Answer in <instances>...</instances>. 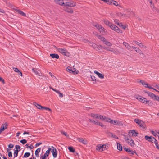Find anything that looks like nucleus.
<instances>
[{
    "instance_id": "14",
    "label": "nucleus",
    "mask_w": 159,
    "mask_h": 159,
    "mask_svg": "<svg viewBox=\"0 0 159 159\" xmlns=\"http://www.w3.org/2000/svg\"><path fill=\"white\" fill-rule=\"evenodd\" d=\"M139 125L140 127V128L143 129L144 130L145 129V124L141 120V121L139 122V123L138 124Z\"/></svg>"
},
{
    "instance_id": "24",
    "label": "nucleus",
    "mask_w": 159,
    "mask_h": 159,
    "mask_svg": "<svg viewBox=\"0 0 159 159\" xmlns=\"http://www.w3.org/2000/svg\"><path fill=\"white\" fill-rule=\"evenodd\" d=\"M52 148H49L48 150L46 151V152L44 154V156L47 157H48L50 153V151H51Z\"/></svg>"
},
{
    "instance_id": "62",
    "label": "nucleus",
    "mask_w": 159,
    "mask_h": 159,
    "mask_svg": "<svg viewBox=\"0 0 159 159\" xmlns=\"http://www.w3.org/2000/svg\"><path fill=\"white\" fill-rule=\"evenodd\" d=\"M117 25H118L120 27H124V25H123L122 23H118L117 24Z\"/></svg>"
},
{
    "instance_id": "29",
    "label": "nucleus",
    "mask_w": 159,
    "mask_h": 159,
    "mask_svg": "<svg viewBox=\"0 0 159 159\" xmlns=\"http://www.w3.org/2000/svg\"><path fill=\"white\" fill-rule=\"evenodd\" d=\"M65 11L70 13H72L73 12V10L71 8H67L65 9Z\"/></svg>"
},
{
    "instance_id": "17",
    "label": "nucleus",
    "mask_w": 159,
    "mask_h": 159,
    "mask_svg": "<svg viewBox=\"0 0 159 159\" xmlns=\"http://www.w3.org/2000/svg\"><path fill=\"white\" fill-rule=\"evenodd\" d=\"M94 73L96 74L101 79H103L104 78V75L102 74L99 73L96 70L94 71Z\"/></svg>"
},
{
    "instance_id": "42",
    "label": "nucleus",
    "mask_w": 159,
    "mask_h": 159,
    "mask_svg": "<svg viewBox=\"0 0 159 159\" xmlns=\"http://www.w3.org/2000/svg\"><path fill=\"white\" fill-rule=\"evenodd\" d=\"M20 142L23 144H24L27 143V140L25 139H23L21 140Z\"/></svg>"
},
{
    "instance_id": "30",
    "label": "nucleus",
    "mask_w": 159,
    "mask_h": 159,
    "mask_svg": "<svg viewBox=\"0 0 159 159\" xmlns=\"http://www.w3.org/2000/svg\"><path fill=\"white\" fill-rule=\"evenodd\" d=\"M98 114H95L92 113L91 114L90 116L92 117L93 118L97 119V118H98Z\"/></svg>"
},
{
    "instance_id": "9",
    "label": "nucleus",
    "mask_w": 159,
    "mask_h": 159,
    "mask_svg": "<svg viewBox=\"0 0 159 159\" xmlns=\"http://www.w3.org/2000/svg\"><path fill=\"white\" fill-rule=\"evenodd\" d=\"M145 139L146 140L152 143H153V139H155L153 137L148 136L147 135H146L145 136Z\"/></svg>"
},
{
    "instance_id": "57",
    "label": "nucleus",
    "mask_w": 159,
    "mask_h": 159,
    "mask_svg": "<svg viewBox=\"0 0 159 159\" xmlns=\"http://www.w3.org/2000/svg\"><path fill=\"white\" fill-rule=\"evenodd\" d=\"M13 147H14V145L12 144H10L8 145V148H13Z\"/></svg>"
},
{
    "instance_id": "20",
    "label": "nucleus",
    "mask_w": 159,
    "mask_h": 159,
    "mask_svg": "<svg viewBox=\"0 0 159 159\" xmlns=\"http://www.w3.org/2000/svg\"><path fill=\"white\" fill-rule=\"evenodd\" d=\"M16 11L18 13L24 16H26V15L25 13L20 10H16Z\"/></svg>"
},
{
    "instance_id": "58",
    "label": "nucleus",
    "mask_w": 159,
    "mask_h": 159,
    "mask_svg": "<svg viewBox=\"0 0 159 159\" xmlns=\"http://www.w3.org/2000/svg\"><path fill=\"white\" fill-rule=\"evenodd\" d=\"M42 143V142H40V143H37L35 144V147H37V146L40 145H41V144Z\"/></svg>"
},
{
    "instance_id": "36",
    "label": "nucleus",
    "mask_w": 159,
    "mask_h": 159,
    "mask_svg": "<svg viewBox=\"0 0 159 159\" xmlns=\"http://www.w3.org/2000/svg\"><path fill=\"white\" fill-rule=\"evenodd\" d=\"M32 70L34 72L36 75H40V73L36 69H35L34 68H33L32 69Z\"/></svg>"
},
{
    "instance_id": "53",
    "label": "nucleus",
    "mask_w": 159,
    "mask_h": 159,
    "mask_svg": "<svg viewBox=\"0 0 159 159\" xmlns=\"http://www.w3.org/2000/svg\"><path fill=\"white\" fill-rule=\"evenodd\" d=\"M61 133L62 134H63L66 136H67V133L66 132L63 131H62L61 132Z\"/></svg>"
},
{
    "instance_id": "19",
    "label": "nucleus",
    "mask_w": 159,
    "mask_h": 159,
    "mask_svg": "<svg viewBox=\"0 0 159 159\" xmlns=\"http://www.w3.org/2000/svg\"><path fill=\"white\" fill-rule=\"evenodd\" d=\"M50 55L52 58H56L58 59L59 57V55L57 54L52 53L50 54Z\"/></svg>"
},
{
    "instance_id": "40",
    "label": "nucleus",
    "mask_w": 159,
    "mask_h": 159,
    "mask_svg": "<svg viewBox=\"0 0 159 159\" xmlns=\"http://www.w3.org/2000/svg\"><path fill=\"white\" fill-rule=\"evenodd\" d=\"M18 151H19L17 149H16L14 151V157H17L18 155Z\"/></svg>"
},
{
    "instance_id": "22",
    "label": "nucleus",
    "mask_w": 159,
    "mask_h": 159,
    "mask_svg": "<svg viewBox=\"0 0 159 159\" xmlns=\"http://www.w3.org/2000/svg\"><path fill=\"white\" fill-rule=\"evenodd\" d=\"M41 151V148H39L37 149L35 151V154L36 156L37 157H39V153Z\"/></svg>"
},
{
    "instance_id": "63",
    "label": "nucleus",
    "mask_w": 159,
    "mask_h": 159,
    "mask_svg": "<svg viewBox=\"0 0 159 159\" xmlns=\"http://www.w3.org/2000/svg\"><path fill=\"white\" fill-rule=\"evenodd\" d=\"M135 153L136 154V152L135 151H132L131 150V152H130V154H132V155H134V154Z\"/></svg>"
},
{
    "instance_id": "27",
    "label": "nucleus",
    "mask_w": 159,
    "mask_h": 159,
    "mask_svg": "<svg viewBox=\"0 0 159 159\" xmlns=\"http://www.w3.org/2000/svg\"><path fill=\"white\" fill-rule=\"evenodd\" d=\"M7 125V124L5 123L3 125H2L1 127L0 128V129L2 131H4L5 129L7 128L6 126Z\"/></svg>"
},
{
    "instance_id": "46",
    "label": "nucleus",
    "mask_w": 159,
    "mask_h": 159,
    "mask_svg": "<svg viewBox=\"0 0 159 159\" xmlns=\"http://www.w3.org/2000/svg\"><path fill=\"white\" fill-rule=\"evenodd\" d=\"M113 2L112 4L114 5H115L116 6H118V3L116 1L114 0H112Z\"/></svg>"
},
{
    "instance_id": "15",
    "label": "nucleus",
    "mask_w": 159,
    "mask_h": 159,
    "mask_svg": "<svg viewBox=\"0 0 159 159\" xmlns=\"http://www.w3.org/2000/svg\"><path fill=\"white\" fill-rule=\"evenodd\" d=\"M56 3L61 6H65L64 0H58L56 1Z\"/></svg>"
},
{
    "instance_id": "43",
    "label": "nucleus",
    "mask_w": 159,
    "mask_h": 159,
    "mask_svg": "<svg viewBox=\"0 0 159 159\" xmlns=\"http://www.w3.org/2000/svg\"><path fill=\"white\" fill-rule=\"evenodd\" d=\"M3 1L6 3L7 4V5L9 7H10V6L11 5L10 3L8 2V0H3Z\"/></svg>"
},
{
    "instance_id": "11",
    "label": "nucleus",
    "mask_w": 159,
    "mask_h": 159,
    "mask_svg": "<svg viewBox=\"0 0 159 159\" xmlns=\"http://www.w3.org/2000/svg\"><path fill=\"white\" fill-rule=\"evenodd\" d=\"M77 140L84 144H86L87 143V140L84 139L82 138H77Z\"/></svg>"
},
{
    "instance_id": "32",
    "label": "nucleus",
    "mask_w": 159,
    "mask_h": 159,
    "mask_svg": "<svg viewBox=\"0 0 159 159\" xmlns=\"http://www.w3.org/2000/svg\"><path fill=\"white\" fill-rule=\"evenodd\" d=\"M96 150H99L100 151H102L103 150H102V147L101 145H97L96 147Z\"/></svg>"
},
{
    "instance_id": "45",
    "label": "nucleus",
    "mask_w": 159,
    "mask_h": 159,
    "mask_svg": "<svg viewBox=\"0 0 159 159\" xmlns=\"http://www.w3.org/2000/svg\"><path fill=\"white\" fill-rule=\"evenodd\" d=\"M123 149L129 152L130 153V152H131V150L129 148H126L125 147Z\"/></svg>"
},
{
    "instance_id": "59",
    "label": "nucleus",
    "mask_w": 159,
    "mask_h": 159,
    "mask_svg": "<svg viewBox=\"0 0 159 159\" xmlns=\"http://www.w3.org/2000/svg\"><path fill=\"white\" fill-rule=\"evenodd\" d=\"M0 81L2 82L3 84L5 83L4 80L1 77H0Z\"/></svg>"
},
{
    "instance_id": "26",
    "label": "nucleus",
    "mask_w": 159,
    "mask_h": 159,
    "mask_svg": "<svg viewBox=\"0 0 159 159\" xmlns=\"http://www.w3.org/2000/svg\"><path fill=\"white\" fill-rule=\"evenodd\" d=\"M89 121L91 123H93L94 124L97 125L98 124V121L97 120H92L89 119Z\"/></svg>"
},
{
    "instance_id": "5",
    "label": "nucleus",
    "mask_w": 159,
    "mask_h": 159,
    "mask_svg": "<svg viewBox=\"0 0 159 159\" xmlns=\"http://www.w3.org/2000/svg\"><path fill=\"white\" fill-rule=\"evenodd\" d=\"M109 27L111 29L116 31L118 33H122V30L114 24H112L111 23L110 25L109 26Z\"/></svg>"
},
{
    "instance_id": "54",
    "label": "nucleus",
    "mask_w": 159,
    "mask_h": 159,
    "mask_svg": "<svg viewBox=\"0 0 159 159\" xmlns=\"http://www.w3.org/2000/svg\"><path fill=\"white\" fill-rule=\"evenodd\" d=\"M43 107V108H42V109H45L46 110H48L50 111H51V110L48 107Z\"/></svg>"
},
{
    "instance_id": "60",
    "label": "nucleus",
    "mask_w": 159,
    "mask_h": 159,
    "mask_svg": "<svg viewBox=\"0 0 159 159\" xmlns=\"http://www.w3.org/2000/svg\"><path fill=\"white\" fill-rule=\"evenodd\" d=\"M154 99H155L156 100L158 101L159 102V97H158V96H156V97L154 98Z\"/></svg>"
},
{
    "instance_id": "64",
    "label": "nucleus",
    "mask_w": 159,
    "mask_h": 159,
    "mask_svg": "<svg viewBox=\"0 0 159 159\" xmlns=\"http://www.w3.org/2000/svg\"><path fill=\"white\" fill-rule=\"evenodd\" d=\"M46 157L44 156H43L41 157V159H46Z\"/></svg>"
},
{
    "instance_id": "18",
    "label": "nucleus",
    "mask_w": 159,
    "mask_h": 159,
    "mask_svg": "<svg viewBox=\"0 0 159 159\" xmlns=\"http://www.w3.org/2000/svg\"><path fill=\"white\" fill-rule=\"evenodd\" d=\"M74 69H73L71 67H70L68 66L66 68V70L70 73H74V74H75V71L74 70Z\"/></svg>"
},
{
    "instance_id": "21",
    "label": "nucleus",
    "mask_w": 159,
    "mask_h": 159,
    "mask_svg": "<svg viewBox=\"0 0 159 159\" xmlns=\"http://www.w3.org/2000/svg\"><path fill=\"white\" fill-rule=\"evenodd\" d=\"M123 43L128 49L129 50L131 49V47L128 43L126 42H124Z\"/></svg>"
},
{
    "instance_id": "50",
    "label": "nucleus",
    "mask_w": 159,
    "mask_h": 159,
    "mask_svg": "<svg viewBox=\"0 0 159 159\" xmlns=\"http://www.w3.org/2000/svg\"><path fill=\"white\" fill-rule=\"evenodd\" d=\"M13 69L15 71L17 72H18L19 70L17 68L13 67Z\"/></svg>"
},
{
    "instance_id": "34",
    "label": "nucleus",
    "mask_w": 159,
    "mask_h": 159,
    "mask_svg": "<svg viewBox=\"0 0 159 159\" xmlns=\"http://www.w3.org/2000/svg\"><path fill=\"white\" fill-rule=\"evenodd\" d=\"M117 148L118 150L121 151L122 150V146L119 143H117Z\"/></svg>"
},
{
    "instance_id": "28",
    "label": "nucleus",
    "mask_w": 159,
    "mask_h": 159,
    "mask_svg": "<svg viewBox=\"0 0 159 159\" xmlns=\"http://www.w3.org/2000/svg\"><path fill=\"white\" fill-rule=\"evenodd\" d=\"M153 143L156 145V147L157 149H159V145L158 144V143L157 142V140L156 139H153Z\"/></svg>"
},
{
    "instance_id": "44",
    "label": "nucleus",
    "mask_w": 159,
    "mask_h": 159,
    "mask_svg": "<svg viewBox=\"0 0 159 159\" xmlns=\"http://www.w3.org/2000/svg\"><path fill=\"white\" fill-rule=\"evenodd\" d=\"M145 87H147V88H149V89H154V90H155L157 92H159L158 91H157V90L153 88L152 87H151L150 85H148V86H145Z\"/></svg>"
},
{
    "instance_id": "31",
    "label": "nucleus",
    "mask_w": 159,
    "mask_h": 159,
    "mask_svg": "<svg viewBox=\"0 0 159 159\" xmlns=\"http://www.w3.org/2000/svg\"><path fill=\"white\" fill-rule=\"evenodd\" d=\"M148 96L151 97L152 99H154V98L156 97V95L151 92L148 93Z\"/></svg>"
},
{
    "instance_id": "8",
    "label": "nucleus",
    "mask_w": 159,
    "mask_h": 159,
    "mask_svg": "<svg viewBox=\"0 0 159 159\" xmlns=\"http://www.w3.org/2000/svg\"><path fill=\"white\" fill-rule=\"evenodd\" d=\"M51 148H52V150L51 152L53 157H56L57 154V152L56 149L52 146Z\"/></svg>"
},
{
    "instance_id": "55",
    "label": "nucleus",
    "mask_w": 159,
    "mask_h": 159,
    "mask_svg": "<svg viewBox=\"0 0 159 159\" xmlns=\"http://www.w3.org/2000/svg\"><path fill=\"white\" fill-rule=\"evenodd\" d=\"M91 78L92 80L93 81H95L96 80L95 77L94 76H91Z\"/></svg>"
},
{
    "instance_id": "3",
    "label": "nucleus",
    "mask_w": 159,
    "mask_h": 159,
    "mask_svg": "<svg viewBox=\"0 0 159 159\" xmlns=\"http://www.w3.org/2000/svg\"><path fill=\"white\" fill-rule=\"evenodd\" d=\"M64 3L65 6H67L72 7L76 5V2L73 1L64 0Z\"/></svg>"
},
{
    "instance_id": "4",
    "label": "nucleus",
    "mask_w": 159,
    "mask_h": 159,
    "mask_svg": "<svg viewBox=\"0 0 159 159\" xmlns=\"http://www.w3.org/2000/svg\"><path fill=\"white\" fill-rule=\"evenodd\" d=\"M124 139L126 142L131 147H133L134 146L135 143L134 140L132 139H129L128 137L126 136H125Z\"/></svg>"
},
{
    "instance_id": "37",
    "label": "nucleus",
    "mask_w": 159,
    "mask_h": 159,
    "mask_svg": "<svg viewBox=\"0 0 159 159\" xmlns=\"http://www.w3.org/2000/svg\"><path fill=\"white\" fill-rule=\"evenodd\" d=\"M132 47L135 51L136 52L138 53H140L141 52V50L139 48L134 46H132Z\"/></svg>"
},
{
    "instance_id": "39",
    "label": "nucleus",
    "mask_w": 159,
    "mask_h": 159,
    "mask_svg": "<svg viewBox=\"0 0 159 159\" xmlns=\"http://www.w3.org/2000/svg\"><path fill=\"white\" fill-rule=\"evenodd\" d=\"M30 155V152H26L24 154L23 156V157H27Z\"/></svg>"
},
{
    "instance_id": "51",
    "label": "nucleus",
    "mask_w": 159,
    "mask_h": 159,
    "mask_svg": "<svg viewBox=\"0 0 159 159\" xmlns=\"http://www.w3.org/2000/svg\"><path fill=\"white\" fill-rule=\"evenodd\" d=\"M142 84L143 85L145 86H145H147L148 84V83H147V82H145L144 81H143V83H142Z\"/></svg>"
},
{
    "instance_id": "13",
    "label": "nucleus",
    "mask_w": 159,
    "mask_h": 159,
    "mask_svg": "<svg viewBox=\"0 0 159 159\" xmlns=\"http://www.w3.org/2000/svg\"><path fill=\"white\" fill-rule=\"evenodd\" d=\"M107 51L111 52L115 54H117L119 53V52L116 49H114L112 48H108L107 49Z\"/></svg>"
},
{
    "instance_id": "52",
    "label": "nucleus",
    "mask_w": 159,
    "mask_h": 159,
    "mask_svg": "<svg viewBox=\"0 0 159 159\" xmlns=\"http://www.w3.org/2000/svg\"><path fill=\"white\" fill-rule=\"evenodd\" d=\"M151 132L152 133V134L155 136H156L157 134V133L156 132H155L154 131H153V130H152L151 131Z\"/></svg>"
},
{
    "instance_id": "33",
    "label": "nucleus",
    "mask_w": 159,
    "mask_h": 159,
    "mask_svg": "<svg viewBox=\"0 0 159 159\" xmlns=\"http://www.w3.org/2000/svg\"><path fill=\"white\" fill-rule=\"evenodd\" d=\"M103 43L107 46H111L112 45V44L110 42L108 41L107 39Z\"/></svg>"
},
{
    "instance_id": "48",
    "label": "nucleus",
    "mask_w": 159,
    "mask_h": 159,
    "mask_svg": "<svg viewBox=\"0 0 159 159\" xmlns=\"http://www.w3.org/2000/svg\"><path fill=\"white\" fill-rule=\"evenodd\" d=\"M134 121L135 122H136V123L138 124L139 123V122H140V121H141V120H139L138 119L136 118L134 119Z\"/></svg>"
},
{
    "instance_id": "49",
    "label": "nucleus",
    "mask_w": 159,
    "mask_h": 159,
    "mask_svg": "<svg viewBox=\"0 0 159 159\" xmlns=\"http://www.w3.org/2000/svg\"><path fill=\"white\" fill-rule=\"evenodd\" d=\"M98 124L97 125H100L102 127L103 126V124L101 122L98 121Z\"/></svg>"
},
{
    "instance_id": "12",
    "label": "nucleus",
    "mask_w": 159,
    "mask_h": 159,
    "mask_svg": "<svg viewBox=\"0 0 159 159\" xmlns=\"http://www.w3.org/2000/svg\"><path fill=\"white\" fill-rule=\"evenodd\" d=\"M98 118H97L98 119H100V120H104L105 121L106 120H107L108 119H109V118L105 116H103L101 115H98Z\"/></svg>"
},
{
    "instance_id": "25",
    "label": "nucleus",
    "mask_w": 159,
    "mask_h": 159,
    "mask_svg": "<svg viewBox=\"0 0 159 159\" xmlns=\"http://www.w3.org/2000/svg\"><path fill=\"white\" fill-rule=\"evenodd\" d=\"M135 98L138 100L139 101L141 102L142 99L144 97L139 95H136L135 96Z\"/></svg>"
},
{
    "instance_id": "10",
    "label": "nucleus",
    "mask_w": 159,
    "mask_h": 159,
    "mask_svg": "<svg viewBox=\"0 0 159 159\" xmlns=\"http://www.w3.org/2000/svg\"><path fill=\"white\" fill-rule=\"evenodd\" d=\"M128 133L130 134H132V136H137L138 134V133L136 132L134 130H129Z\"/></svg>"
},
{
    "instance_id": "6",
    "label": "nucleus",
    "mask_w": 159,
    "mask_h": 159,
    "mask_svg": "<svg viewBox=\"0 0 159 159\" xmlns=\"http://www.w3.org/2000/svg\"><path fill=\"white\" fill-rule=\"evenodd\" d=\"M58 51L59 52L65 55H66V54L68 53L67 50L66 49L59 48Z\"/></svg>"
},
{
    "instance_id": "7",
    "label": "nucleus",
    "mask_w": 159,
    "mask_h": 159,
    "mask_svg": "<svg viewBox=\"0 0 159 159\" xmlns=\"http://www.w3.org/2000/svg\"><path fill=\"white\" fill-rule=\"evenodd\" d=\"M141 102L145 104H148V105L149 106H151L152 104V102L150 101L147 100V99L144 98L143 99H142Z\"/></svg>"
},
{
    "instance_id": "47",
    "label": "nucleus",
    "mask_w": 159,
    "mask_h": 159,
    "mask_svg": "<svg viewBox=\"0 0 159 159\" xmlns=\"http://www.w3.org/2000/svg\"><path fill=\"white\" fill-rule=\"evenodd\" d=\"M102 150H104L106 149V145H104V144H103L102 145Z\"/></svg>"
},
{
    "instance_id": "16",
    "label": "nucleus",
    "mask_w": 159,
    "mask_h": 159,
    "mask_svg": "<svg viewBox=\"0 0 159 159\" xmlns=\"http://www.w3.org/2000/svg\"><path fill=\"white\" fill-rule=\"evenodd\" d=\"M95 35H96L101 41H103V42L106 40V39L105 38L100 35H99L98 34H95Z\"/></svg>"
},
{
    "instance_id": "38",
    "label": "nucleus",
    "mask_w": 159,
    "mask_h": 159,
    "mask_svg": "<svg viewBox=\"0 0 159 159\" xmlns=\"http://www.w3.org/2000/svg\"><path fill=\"white\" fill-rule=\"evenodd\" d=\"M68 149L70 152H75V149L72 147H69Z\"/></svg>"
},
{
    "instance_id": "2",
    "label": "nucleus",
    "mask_w": 159,
    "mask_h": 159,
    "mask_svg": "<svg viewBox=\"0 0 159 159\" xmlns=\"http://www.w3.org/2000/svg\"><path fill=\"white\" fill-rule=\"evenodd\" d=\"M105 121L110 123L113 125H122V124L121 121L117 120H111L110 118H109L107 120H106Z\"/></svg>"
},
{
    "instance_id": "56",
    "label": "nucleus",
    "mask_w": 159,
    "mask_h": 159,
    "mask_svg": "<svg viewBox=\"0 0 159 159\" xmlns=\"http://www.w3.org/2000/svg\"><path fill=\"white\" fill-rule=\"evenodd\" d=\"M8 156L10 157H12V152H8Z\"/></svg>"
},
{
    "instance_id": "61",
    "label": "nucleus",
    "mask_w": 159,
    "mask_h": 159,
    "mask_svg": "<svg viewBox=\"0 0 159 159\" xmlns=\"http://www.w3.org/2000/svg\"><path fill=\"white\" fill-rule=\"evenodd\" d=\"M15 148H16L17 149H20V147L19 145H16L15 146Z\"/></svg>"
},
{
    "instance_id": "41",
    "label": "nucleus",
    "mask_w": 159,
    "mask_h": 159,
    "mask_svg": "<svg viewBox=\"0 0 159 159\" xmlns=\"http://www.w3.org/2000/svg\"><path fill=\"white\" fill-rule=\"evenodd\" d=\"M110 136H111L112 137L114 138H115L116 139H118V137L117 136H116V135L112 133H110Z\"/></svg>"
},
{
    "instance_id": "23",
    "label": "nucleus",
    "mask_w": 159,
    "mask_h": 159,
    "mask_svg": "<svg viewBox=\"0 0 159 159\" xmlns=\"http://www.w3.org/2000/svg\"><path fill=\"white\" fill-rule=\"evenodd\" d=\"M33 103L34 105L39 109H42V108H43V106H41V105L36 103V102H34Z\"/></svg>"
},
{
    "instance_id": "1",
    "label": "nucleus",
    "mask_w": 159,
    "mask_h": 159,
    "mask_svg": "<svg viewBox=\"0 0 159 159\" xmlns=\"http://www.w3.org/2000/svg\"><path fill=\"white\" fill-rule=\"evenodd\" d=\"M93 25L96 27L103 35H105L107 34V30L101 25L97 23H94L93 24Z\"/></svg>"
},
{
    "instance_id": "35",
    "label": "nucleus",
    "mask_w": 159,
    "mask_h": 159,
    "mask_svg": "<svg viewBox=\"0 0 159 159\" xmlns=\"http://www.w3.org/2000/svg\"><path fill=\"white\" fill-rule=\"evenodd\" d=\"M104 22L105 24L109 26L111 24L107 19L104 20Z\"/></svg>"
}]
</instances>
